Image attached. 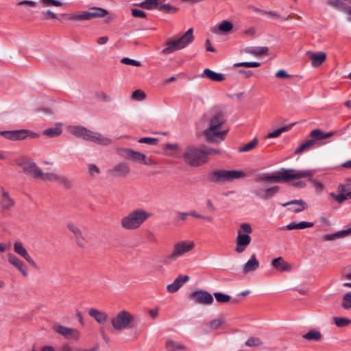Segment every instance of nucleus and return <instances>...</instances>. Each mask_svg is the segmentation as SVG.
<instances>
[{
  "label": "nucleus",
  "instance_id": "f257e3e1",
  "mask_svg": "<svg viewBox=\"0 0 351 351\" xmlns=\"http://www.w3.org/2000/svg\"><path fill=\"white\" fill-rule=\"evenodd\" d=\"M306 178L311 181L317 191H322L324 185L313 179V172L311 170H295L294 169H281L276 174L263 173L260 174L257 178V182H289L293 180Z\"/></svg>",
  "mask_w": 351,
  "mask_h": 351
},
{
  "label": "nucleus",
  "instance_id": "f03ea898",
  "mask_svg": "<svg viewBox=\"0 0 351 351\" xmlns=\"http://www.w3.org/2000/svg\"><path fill=\"white\" fill-rule=\"evenodd\" d=\"M225 123V119L222 113L217 112L210 119L208 128L204 131V139L208 143H216L224 140L228 130H221Z\"/></svg>",
  "mask_w": 351,
  "mask_h": 351
},
{
  "label": "nucleus",
  "instance_id": "7ed1b4c3",
  "mask_svg": "<svg viewBox=\"0 0 351 351\" xmlns=\"http://www.w3.org/2000/svg\"><path fill=\"white\" fill-rule=\"evenodd\" d=\"M150 216L151 213L143 209L138 208L123 217L121 219V226L125 230H136Z\"/></svg>",
  "mask_w": 351,
  "mask_h": 351
},
{
  "label": "nucleus",
  "instance_id": "20e7f679",
  "mask_svg": "<svg viewBox=\"0 0 351 351\" xmlns=\"http://www.w3.org/2000/svg\"><path fill=\"white\" fill-rule=\"evenodd\" d=\"M70 132L77 137H80L86 141L97 143L104 146H108L112 142L110 138L103 136L100 133L90 131L81 126L71 128Z\"/></svg>",
  "mask_w": 351,
  "mask_h": 351
},
{
  "label": "nucleus",
  "instance_id": "39448f33",
  "mask_svg": "<svg viewBox=\"0 0 351 351\" xmlns=\"http://www.w3.org/2000/svg\"><path fill=\"white\" fill-rule=\"evenodd\" d=\"M245 173L241 170H216L208 176V180L211 182H230L243 178Z\"/></svg>",
  "mask_w": 351,
  "mask_h": 351
},
{
  "label": "nucleus",
  "instance_id": "423d86ee",
  "mask_svg": "<svg viewBox=\"0 0 351 351\" xmlns=\"http://www.w3.org/2000/svg\"><path fill=\"white\" fill-rule=\"evenodd\" d=\"M185 163L191 167H199L206 163L205 154L201 147L188 146L183 154Z\"/></svg>",
  "mask_w": 351,
  "mask_h": 351
},
{
  "label": "nucleus",
  "instance_id": "0eeeda50",
  "mask_svg": "<svg viewBox=\"0 0 351 351\" xmlns=\"http://www.w3.org/2000/svg\"><path fill=\"white\" fill-rule=\"evenodd\" d=\"M193 39V29L190 28L178 39L167 40L166 47L162 49V53L169 54L175 51L182 49L191 43Z\"/></svg>",
  "mask_w": 351,
  "mask_h": 351
},
{
  "label": "nucleus",
  "instance_id": "6e6552de",
  "mask_svg": "<svg viewBox=\"0 0 351 351\" xmlns=\"http://www.w3.org/2000/svg\"><path fill=\"white\" fill-rule=\"evenodd\" d=\"M108 14V10L99 7H92L90 11H84L80 14H62L61 16L69 21H88L93 18H104Z\"/></svg>",
  "mask_w": 351,
  "mask_h": 351
},
{
  "label": "nucleus",
  "instance_id": "1a4fd4ad",
  "mask_svg": "<svg viewBox=\"0 0 351 351\" xmlns=\"http://www.w3.org/2000/svg\"><path fill=\"white\" fill-rule=\"evenodd\" d=\"M194 247L195 243L191 241H181L175 243L172 252L164 256L165 263L167 264L176 261L178 258L192 250Z\"/></svg>",
  "mask_w": 351,
  "mask_h": 351
},
{
  "label": "nucleus",
  "instance_id": "9d476101",
  "mask_svg": "<svg viewBox=\"0 0 351 351\" xmlns=\"http://www.w3.org/2000/svg\"><path fill=\"white\" fill-rule=\"evenodd\" d=\"M117 153L125 159L131 160L134 162L142 163L146 165H154L156 163L146 155L129 148H119Z\"/></svg>",
  "mask_w": 351,
  "mask_h": 351
},
{
  "label": "nucleus",
  "instance_id": "9b49d317",
  "mask_svg": "<svg viewBox=\"0 0 351 351\" xmlns=\"http://www.w3.org/2000/svg\"><path fill=\"white\" fill-rule=\"evenodd\" d=\"M133 320L134 317L132 314L125 311H122L116 317L111 319V323L115 330H122L129 328Z\"/></svg>",
  "mask_w": 351,
  "mask_h": 351
},
{
  "label": "nucleus",
  "instance_id": "f8f14e48",
  "mask_svg": "<svg viewBox=\"0 0 351 351\" xmlns=\"http://www.w3.org/2000/svg\"><path fill=\"white\" fill-rule=\"evenodd\" d=\"M189 298L195 304L201 305H209L214 301L213 296L204 290H197L191 292L189 295Z\"/></svg>",
  "mask_w": 351,
  "mask_h": 351
},
{
  "label": "nucleus",
  "instance_id": "ddd939ff",
  "mask_svg": "<svg viewBox=\"0 0 351 351\" xmlns=\"http://www.w3.org/2000/svg\"><path fill=\"white\" fill-rule=\"evenodd\" d=\"M53 328L57 333L68 340L77 341L80 337V332L75 328H68L58 323L53 324Z\"/></svg>",
  "mask_w": 351,
  "mask_h": 351
},
{
  "label": "nucleus",
  "instance_id": "4468645a",
  "mask_svg": "<svg viewBox=\"0 0 351 351\" xmlns=\"http://www.w3.org/2000/svg\"><path fill=\"white\" fill-rule=\"evenodd\" d=\"M339 194L330 193V195L338 203H342L345 200L351 199V180L346 181L338 187Z\"/></svg>",
  "mask_w": 351,
  "mask_h": 351
},
{
  "label": "nucleus",
  "instance_id": "2eb2a0df",
  "mask_svg": "<svg viewBox=\"0 0 351 351\" xmlns=\"http://www.w3.org/2000/svg\"><path fill=\"white\" fill-rule=\"evenodd\" d=\"M278 186H273L270 187H256L254 191V195L258 199L262 200H267L274 197L279 191Z\"/></svg>",
  "mask_w": 351,
  "mask_h": 351
},
{
  "label": "nucleus",
  "instance_id": "dca6fc26",
  "mask_svg": "<svg viewBox=\"0 0 351 351\" xmlns=\"http://www.w3.org/2000/svg\"><path fill=\"white\" fill-rule=\"evenodd\" d=\"M251 237L241 232H237V236L235 239L234 251L237 254H241L245 251L251 243Z\"/></svg>",
  "mask_w": 351,
  "mask_h": 351
},
{
  "label": "nucleus",
  "instance_id": "f3484780",
  "mask_svg": "<svg viewBox=\"0 0 351 351\" xmlns=\"http://www.w3.org/2000/svg\"><path fill=\"white\" fill-rule=\"evenodd\" d=\"M130 172V169L126 162H122L115 165L109 170V173L116 178H124Z\"/></svg>",
  "mask_w": 351,
  "mask_h": 351
},
{
  "label": "nucleus",
  "instance_id": "a211bd4d",
  "mask_svg": "<svg viewBox=\"0 0 351 351\" xmlns=\"http://www.w3.org/2000/svg\"><path fill=\"white\" fill-rule=\"evenodd\" d=\"M25 173L32 175L34 178H38L41 175V169H39L35 162L31 160L24 161L19 164Z\"/></svg>",
  "mask_w": 351,
  "mask_h": 351
},
{
  "label": "nucleus",
  "instance_id": "6ab92c4d",
  "mask_svg": "<svg viewBox=\"0 0 351 351\" xmlns=\"http://www.w3.org/2000/svg\"><path fill=\"white\" fill-rule=\"evenodd\" d=\"M14 251L19 256L25 258L27 262L32 266L36 267V263L29 255L26 249L23 247V244L19 241H16L14 244Z\"/></svg>",
  "mask_w": 351,
  "mask_h": 351
},
{
  "label": "nucleus",
  "instance_id": "aec40b11",
  "mask_svg": "<svg viewBox=\"0 0 351 351\" xmlns=\"http://www.w3.org/2000/svg\"><path fill=\"white\" fill-rule=\"evenodd\" d=\"M189 280V276L180 275L178 276L171 284L167 285V289L169 293H175L178 291L180 288H181L182 285Z\"/></svg>",
  "mask_w": 351,
  "mask_h": 351
},
{
  "label": "nucleus",
  "instance_id": "412c9836",
  "mask_svg": "<svg viewBox=\"0 0 351 351\" xmlns=\"http://www.w3.org/2000/svg\"><path fill=\"white\" fill-rule=\"evenodd\" d=\"M27 132L23 130H14V131H3L0 134L1 136L7 139L12 141H19L25 138V135Z\"/></svg>",
  "mask_w": 351,
  "mask_h": 351
},
{
  "label": "nucleus",
  "instance_id": "4be33fe9",
  "mask_svg": "<svg viewBox=\"0 0 351 351\" xmlns=\"http://www.w3.org/2000/svg\"><path fill=\"white\" fill-rule=\"evenodd\" d=\"M306 54L311 60V64L313 67L319 66L326 59V54L324 52L314 53L308 51Z\"/></svg>",
  "mask_w": 351,
  "mask_h": 351
},
{
  "label": "nucleus",
  "instance_id": "5701e85b",
  "mask_svg": "<svg viewBox=\"0 0 351 351\" xmlns=\"http://www.w3.org/2000/svg\"><path fill=\"white\" fill-rule=\"evenodd\" d=\"M292 206L289 209L294 213H300L307 208L306 204L302 199H294L282 204V206Z\"/></svg>",
  "mask_w": 351,
  "mask_h": 351
},
{
  "label": "nucleus",
  "instance_id": "b1692460",
  "mask_svg": "<svg viewBox=\"0 0 351 351\" xmlns=\"http://www.w3.org/2000/svg\"><path fill=\"white\" fill-rule=\"evenodd\" d=\"M8 262L13 266L16 267L23 276H27V269L23 261L12 254H8Z\"/></svg>",
  "mask_w": 351,
  "mask_h": 351
},
{
  "label": "nucleus",
  "instance_id": "393cba45",
  "mask_svg": "<svg viewBox=\"0 0 351 351\" xmlns=\"http://www.w3.org/2000/svg\"><path fill=\"white\" fill-rule=\"evenodd\" d=\"M259 267V262L254 254L243 266V272L247 274L255 271Z\"/></svg>",
  "mask_w": 351,
  "mask_h": 351
},
{
  "label": "nucleus",
  "instance_id": "a878e982",
  "mask_svg": "<svg viewBox=\"0 0 351 351\" xmlns=\"http://www.w3.org/2000/svg\"><path fill=\"white\" fill-rule=\"evenodd\" d=\"M233 25L228 21H223L218 27H215L213 32L215 34H226L232 31Z\"/></svg>",
  "mask_w": 351,
  "mask_h": 351
},
{
  "label": "nucleus",
  "instance_id": "bb28decb",
  "mask_svg": "<svg viewBox=\"0 0 351 351\" xmlns=\"http://www.w3.org/2000/svg\"><path fill=\"white\" fill-rule=\"evenodd\" d=\"M202 77H206L213 82H222L225 80V77L222 73H216L210 69H205Z\"/></svg>",
  "mask_w": 351,
  "mask_h": 351
},
{
  "label": "nucleus",
  "instance_id": "cd10ccee",
  "mask_svg": "<svg viewBox=\"0 0 351 351\" xmlns=\"http://www.w3.org/2000/svg\"><path fill=\"white\" fill-rule=\"evenodd\" d=\"M271 264L275 269L280 271H289L291 269V265L285 261L282 257L274 259Z\"/></svg>",
  "mask_w": 351,
  "mask_h": 351
},
{
  "label": "nucleus",
  "instance_id": "c85d7f7f",
  "mask_svg": "<svg viewBox=\"0 0 351 351\" xmlns=\"http://www.w3.org/2000/svg\"><path fill=\"white\" fill-rule=\"evenodd\" d=\"M67 227L75 235L77 244L80 247H84V244L82 241L84 240V237H83L80 229L73 223H68Z\"/></svg>",
  "mask_w": 351,
  "mask_h": 351
},
{
  "label": "nucleus",
  "instance_id": "c756f323",
  "mask_svg": "<svg viewBox=\"0 0 351 351\" xmlns=\"http://www.w3.org/2000/svg\"><path fill=\"white\" fill-rule=\"evenodd\" d=\"M350 234H351V229L343 230L338 231L334 234H325L322 237V239H323V241H334L337 239L346 237Z\"/></svg>",
  "mask_w": 351,
  "mask_h": 351
},
{
  "label": "nucleus",
  "instance_id": "7c9ffc66",
  "mask_svg": "<svg viewBox=\"0 0 351 351\" xmlns=\"http://www.w3.org/2000/svg\"><path fill=\"white\" fill-rule=\"evenodd\" d=\"M14 205V200L10 197L7 191H3L1 199V206L4 210H10Z\"/></svg>",
  "mask_w": 351,
  "mask_h": 351
},
{
  "label": "nucleus",
  "instance_id": "2f4dec72",
  "mask_svg": "<svg viewBox=\"0 0 351 351\" xmlns=\"http://www.w3.org/2000/svg\"><path fill=\"white\" fill-rule=\"evenodd\" d=\"M88 314L93 317L99 324H104L107 320V314L95 308L89 310Z\"/></svg>",
  "mask_w": 351,
  "mask_h": 351
},
{
  "label": "nucleus",
  "instance_id": "473e14b6",
  "mask_svg": "<svg viewBox=\"0 0 351 351\" xmlns=\"http://www.w3.org/2000/svg\"><path fill=\"white\" fill-rule=\"evenodd\" d=\"M333 135L332 132H324L319 129L314 130L311 131L310 134V136L311 137V140H314V143L317 141L322 140L325 138H328Z\"/></svg>",
  "mask_w": 351,
  "mask_h": 351
},
{
  "label": "nucleus",
  "instance_id": "72a5a7b5",
  "mask_svg": "<svg viewBox=\"0 0 351 351\" xmlns=\"http://www.w3.org/2000/svg\"><path fill=\"white\" fill-rule=\"evenodd\" d=\"M313 226V222H308V221H300V222H291L286 226V229L289 230H292L294 229H305L308 228H311Z\"/></svg>",
  "mask_w": 351,
  "mask_h": 351
},
{
  "label": "nucleus",
  "instance_id": "f704fd0d",
  "mask_svg": "<svg viewBox=\"0 0 351 351\" xmlns=\"http://www.w3.org/2000/svg\"><path fill=\"white\" fill-rule=\"evenodd\" d=\"M62 132L61 124L58 123L55 128H50L45 130L43 134L49 138H54L60 136Z\"/></svg>",
  "mask_w": 351,
  "mask_h": 351
},
{
  "label": "nucleus",
  "instance_id": "c9c22d12",
  "mask_svg": "<svg viewBox=\"0 0 351 351\" xmlns=\"http://www.w3.org/2000/svg\"><path fill=\"white\" fill-rule=\"evenodd\" d=\"M268 50L267 47H250L246 49V52L254 56H261L267 53Z\"/></svg>",
  "mask_w": 351,
  "mask_h": 351
},
{
  "label": "nucleus",
  "instance_id": "e433bc0d",
  "mask_svg": "<svg viewBox=\"0 0 351 351\" xmlns=\"http://www.w3.org/2000/svg\"><path fill=\"white\" fill-rule=\"evenodd\" d=\"M314 140L308 139L302 143L294 152L295 154H300L305 151L309 150L314 145Z\"/></svg>",
  "mask_w": 351,
  "mask_h": 351
},
{
  "label": "nucleus",
  "instance_id": "4c0bfd02",
  "mask_svg": "<svg viewBox=\"0 0 351 351\" xmlns=\"http://www.w3.org/2000/svg\"><path fill=\"white\" fill-rule=\"evenodd\" d=\"M302 337L309 341H319L322 339V334L318 330L312 329L310 330L307 333L304 334Z\"/></svg>",
  "mask_w": 351,
  "mask_h": 351
},
{
  "label": "nucleus",
  "instance_id": "58836bf2",
  "mask_svg": "<svg viewBox=\"0 0 351 351\" xmlns=\"http://www.w3.org/2000/svg\"><path fill=\"white\" fill-rule=\"evenodd\" d=\"M293 125H294V123H292L291 125L280 128L274 130V132L269 133L267 134V137L269 138H276V137L279 136L282 133L287 132L289 130H291V128H292V126Z\"/></svg>",
  "mask_w": 351,
  "mask_h": 351
},
{
  "label": "nucleus",
  "instance_id": "ea45409f",
  "mask_svg": "<svg viewBox=\"0 0 351 351\" xmlns=\"http://www.w3.org/2000/svg\"><path fill=\"white\" fill-rule=\"evenodd\" d=\"M263 14H266V15H268L274 19H279L280 21H287L288 20L289 18L291 17H295L296 19H300V17L299 16H297L296 14H291L290 15H289L287 17H283V16H281L280 15H279L277 12H272V11H269V12H263Z\"/></svg>",
  "mask_w": 351,
  "mask_h": 351
},
{
  "label": "nucleus",
  "instance_id": "a19ab883",
  "mask_svg": "<svg viewBox=\"0 0 351 351\" xmlns=\"http://www.w3.org/2000/svg\"><path fill=\"white\" fill-rule=\"evenodd\" d=\"M166 347L168 351H176L178 350H184L186 347L182 344L177 343L171 339H169L166 343Z\"/></svg>",
  "mask_w": 351,
  "mask_h": 351
},
{
  "label": "nucleus",
  "instance_id": "79ce46f5",
  "mask_svg": "<svg viewBox=\"0 0 351 351\" xmlns=\"http://www.w3.org/2000/svg\"><path fill=\"white\" fill-rule=\"evenodd\" d=\"M59 176V175L54 173H44L41 171V175L39 176L38 178H40L44 181L58 182Z\"/></svg>",
  "mask_w": 351,
  "mask_h": 351
},
{
  "label": "nucleus",
  "instance_id": "37998d69",
  "mask_svg": "<svg viewBox=\"0 0 351 351\" xmlns=\"http://www.w3.org/2000/svg\"><path fill=\"white\" fill-rule=\"evenodd\" d=\"M258 144V139L254 138L252 141L245 144L243 147H240V152H249L253 149Z\"/></svg>",
  "mask_w": 351,
  "mask_h": 351
},
{
  "label": "nucleus",
  "instance_id": "c03bdc74",
  "mask_svg": "<svg viewBox=\"0 0 351 351\" xmlns=\"http://www.w3.org/2000/svg\"><path fill=\"white\" fill-rule=\"evenodd\" d=\"M216 300L219 303H227L230 300L231 297L227 294L220 292H215L213 293Z\"/></svg>",
  "mask_w": 351,
  "mask_h": 351
},
{
  "label": "nucleus",
  "instance_id": "a18cd8bd",
  "mask_svg": "<svg viewBox=\"0 0 351 351\" xmlns=\"http://www.w3.org/2000/svg\"><path fill=\"white\" fill-rule=\"evenodd\" d=\"M341 305L345 309L351 308V292H348L343 296Z\"/></svg>",
  "mask_w": 351,
  "mask_h": 351
},
{
  "label": "nucleus",
  "instance_id": "49530a36",
  "mask_svg": "<svg viewBox=\"0 0 351 351\" xmlns=\"http://www.w3.org/2000/svg\"><path fill=\"white\" fill-rule=\"evenodd\" d=\"M202 149H203V152L205 154V157L206 158V162L208 160V156L209 155L220 154L219 149H213V148L206 147V146H202Z\"/></svg>",
  "mask_w": 351,
  "mask_h": 351
},
{
  "label": "nucleus",
  "instance_id": "de8ad7c7",
  "mask_svg": "<svg viewBox=\"0 0 351 351\" xmlns=\"http://www.w3.org/2000/svg\"><path fill=\"white\" fill-rule=\"evenodd\" d=\"M262 344V341L257 337H250L245 341V346L249 347H256Z\"/></svg>",
  "mask_w": 351,
  "mask_h": 351
},
{
  "label": "nucleus",
  "instance_id": "09e8293b",
  "mask_svg": "<svg viewBox=\"0 0 351 351\" xmlns=\"http://www.w3.org/2000/svg\"><path fill=\"white\" fill-rule=\"evenodd\" d=\"M145 97V93L140 89L134 90L132 94V98L136 101H143Z\"/></svg>",
  "mask_w": 351,
  "mask_h": 351
},
{
  "label": "nucleus",
  "instance_id": "8fccbe9b",
  "mask_svg": "<svg viewBox=\"0 0 351 351\" xmlns=\"http://www.w3.org/2000/svg\"><path fill=\"white\" fill-rule=\"evenodd\" d=\"M335 324L339 327H343L351 323V320L343 317H334Z\"/></svg>",
  "mask_w": 351,
  "mask_h": 351
},
{
  "label": "nucleus",
  "instance_id": "3c124183",
  "mask_svg": "<svg viewBox=\"0 0 351 351\" xmlns=\"http://www.w3.org/2000/svg\"><path fill=\"white\" fill-rule=\"evenodd\" d=\"M158 141H159L158 138H152V137H143V138H141L138 140V143H146V144L153 145H157Z\"/></svg>",
  "mask_w": 351,
  "mask_h": 351
},
{
  "label": "nucleus",
  "instance_id": "603ef678",
  "mask_svg": "<svg viewBox=\"0 0 351 351\" xmlns=\"http://www.w3.org/2000/svg\"><path fill=\"white\" fill-rule=\"evenodd\" d=\"M223 324V319H216L212 320L208 324V326L211 330H216L219 328Z\"/></svg>",
  "mask_w": 351,
  "mask_h": 351
},
{
  "label": "nucleus",
  "instance_id": "864d4df0",
  "mask_svg": "<svg viewBox=\"0 0 351 351\" xmlns=\"http://www.w3.org/2000/svg\"><path fill=\"white\" fill-rule=\"evenodd\" d=\"M261 65L258 62H243L234 64L235 67L245 66V67H258Z\"/></svg>",
  "mask_w": 351,
  "mask_h": 351
},
{
  "label": "nucleus",
  "instance_id": "5fc2aeb1",
  "mask_svg": "<svg viewBox=\"0 0 351 351\" xmlns=\"http://www.w3.org/2000/svg\"><path fill=\"white\" fill-rule=\"evenodd\" d=\"M88 173L91 177H94L95 175L100 173V169L95 165L90 164L88 165Z\"/></svg>",
  "mask_w": 351,
  "mask_h": 351
},
{
  "label": "nucleus",
  "instance_id": "6e6d98bb",
  "mask_svg": "<svg viewBox=\"0 0 351 351\" xmlns=\"http://www.w3.org/2000/svg\"><path fill=\"white\" fill-rule=\"evenodd\" d=\"M238 232H241L243 234H247L250 235L252 232V228L250 223H243L240 225V229Z\"/></svg>",
  "mask_w": 351,
  "mask_h": 351
},
{
  "label": "nucleus",
  "instance_id": "4d7b16f0",
  "mask_svg": "<svg viewBox=\"0 0 351 351\" xmlns=\"http://www.w3.org/2000/svg\"><path fill=\"white\" fill-rule=\"evenodd\" d=\"M45 6L59 7L63 5V3L58 0H40Z\"/></svg>",
  "mask_w": 351,
  "mask_h": 351
},
{
  "label": "nucleus",
  "instance_id": "13d9d810",
  "mask_svg": "<svg viewBox=\"0 0 351 351\" xmlns=\"http://www.w3.org/2000/svg\"><path fill=\"white\" fill-rule=\"evenodd\" d=\"M58 182L61 183L66 189H71L72 186L71 180L64 176H60Z\"/></svg>",
  "mask_w": 351,
  "mask_h": 351
},
{
  "label": "nucleus",
  "instance_id": "bf43d9fd",
  "mask_svg": "<svg viewBox=\"0 0 351 351\" xmlns=\"http://www.w3.org/2000/svg\"><path fill=\"white\" fill-rule=\"evenodd\" d=\"M121 62L128 65H133L136 66H140L141 65L139 61H136L129 58H123L121 60Z\"/></svg>",
  "mask_w": 351,
  "mask_h": 351
},
{
  "label": "nucleus",
  "instance_id": "052dcab7",
  "mask_svg": "<svg viewBox=\"0 0 351 351\" xmlns=\"http://www.w3.org/2000/svg\"><path fill=\"white\" fill-rule=\"evenodd\" d=\"M158 10L160 11H166V12L173 11L174 12H176L178 10V9L177 8L171 6L169 4H162L159 6Z\"/></svg>",
  "mask_w": 351,
  "mask_h": 351
},
{
  "label": "nucleus",
  "instance_id": "680f3d73",
  "mask_svg": "<svg viewBox=\"0 0 351 351\" xmlns=\"http://www.w3.org/2000/svg\"><path fill=\"white\" fill-rule=\"evenodd\" d=\"M131 12H132V15L134 17H137V18H145L146 17L145 12L141 10L132 9Z\"/></svg>",
  "mask_w": 351,
  "mask_h": 351
},
{
  "label": "nucleus",
  "instance_id": "e2e57ef3",
  "mask_svg": "<svg viewBox=\"0 0 351 351\" xmlns=\"http://www.w3.org/2000/svg\"><path fill=\"white\" fill-rule=\"evenodd\" d=\"M138 5L146 10H152L154 8V6L149 0H145L138 4Z\"/></svg>",
  "mask_w": 351,
  "mask_h": 351
},
{
  "label": "nucleus",
  "instance_id": "0e129e2a",
  "mask_svg": "<svg viewBox=\"0 0 351 351\" xmlns=\"http://www.w3.org/2000/svg\"><path fill=\"white\" fill-rule=\"evenodd\" d=\"M42 14L45 16H47L50 19H57V15L55 13H53L51 11H50V10L43 11L42 12Z\"/></svg>",
  "mask_w": 351,
  "mask_h": 351
},
{
  "label": "nucleus",
  "instance_id": "69168bd1",
  "mask_svg": "<svg viewBox=\"0 0 351 351\" xmlns=\"http://www.w3.org/2000/svg\"><path fill=\"white\" fill-rule=\"evenodd\" d=\"M19 5H27L31 7H35L36 5V3L33 1H23L19 2Z\"/></svg>",
  "mask_w": 351,
  "mask_h": 351
},
{
  "label": "nucleus",
  "instance_id": "338daca9",
  "mask_svg": "<svg viewBox=\"0 0 351 351\" xmlns=\"http://www.w3.org/2000/svg\"><path fill=\"white\" fill-rule=\"evenodd\" d=\"M276 76L279 78L287 77L289 75L284 70H280L276 73Z\"/></svg>",
  "mask_w": 351,
  "mask_h": 351
},
{
  "label": "nucleus",
  "instance_id": "774afa93",
  "mask_svg": "<svg viewBox=\"0 0 351 351\" xmlns=\"http://www.w3.org/2000/svg\"><path fill=\"white\" fill-rule=\"evenodd\" d=\"M347 269H348L350 271L348 273H343L342 274V278L346 279V280H351V266H349Z\"/></svg>",
  "mask_w": 351,
  "mask_h": 351
}]
</instances>
